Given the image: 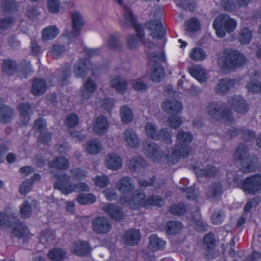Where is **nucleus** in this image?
<instances>
[{"label": "nucleus", "mask_w": 261, "mask_h": 261, "mask_svg": "<svg viewBox=\"0 0 261 261\" xmlns=\"http://www.w3.org/2000/svg\"><path fill=\"white\" fill-rule=\"evenodd\" d=\"M140 239V232L136 229H130L123 236L124 243L128 245H135L138 244Z\"/></svg>", "instance_id": "bb28decb"}, {"label": "nucleus", "mask_w": 261, "mask_h": 261, "mask_svg": "<svg viewBox=\"0 0 261 261\" xmlns=\"http://www.w3.org/2000/svg\"><path fill=\"white\" fill-rule=\"evenodd\" d=\"M123 16L124 18L121 21V23L122 26L125 28L134 26L137 33V38L143 44H147V46L149 48L152 47L154 45V44L151 42L147 44L146 39L144 38L143 26L140 24H135L133 14L132 10L127 6H125L123 7Z\"/></svg>", "instance_id": "6e6552de"}, {"label": "nucleus", "mask_w": 261, "mask_h": 261, "mask_svg": "<svg viewBox=\"0 0 261 261\" xmlns=\"http://www.w3.org/2000/svg\"><path fill=\"white\" fill-rule=\"evenodd\" d=\"M143 151L147 158L152 162H160L169 164L171 162H167L166 161V154L168 151H170V149H167L163 153L160 151L159 146L154 142L152 141L148 142L143 144ZM171 152L170 153V155Z\"/></svg>", "instance_id": "9d476101"}, {"label": "nucleus", "mask_w": 261, "mask_h": 261, "mask_svg": "<svg viewBox=\"0 0 261 261\" xmlns=\"http://www.w3.org/2000/svg\"><path fill=\"white\" fill-rule=\"evenodd\" d=\"M12 228V234L18 238L28 236L29 230L28 228L22 222L16 221L10 225Z\"/></svg>", "instance_id": "c85d7f7f"}, {"label": "nucleus", "mask_w": 261, "mask_h": 261, "mask_svg": "<svg viewBox=\"0 0 261 261\" xmlns=\"http://www.w3.org/2000/svg\"><path fill=\"white\" fill-rule=\"evenodd\" d=\"M207 114L212 119L223 120L225 122H231L233 118L229 109L226 108L225 103L213 102L209 103L206 109Z\"/></svg>", "instance_id": "20e7f679"}, {"label": "nucleus", "mask_w": 261, "mask_h": 261, "mask_svg": "<svg viewBox=\"0 0 261 261\" xmlns=\"http://www.w3.org/2000/svg\"><path fill=\"white\" fill-rule=\"evenodd\" d=\"M51 173L56 178L57 181L54 184L55 188L59 189L64 194H69L76 191H89L88 185L85 182L74 184L70 182V176L63 172H58L57 174L51 171Z\"/></svg>", "instance_id": "f03ea898"}, {"label": "nucleus", "mask_w": 261, "mask_h": 261, "mask_svg": "<svg viewBox=\"0 0 261 261\" xmlns=\"http://www.w3.org/2000/svg\"><path fill=\"white\" fill-rule=\"evenodd\" d=\"M59 29L56 25H50L44 28L42 37L44 40H50L56 38L59 34Z\"/></svg>", "instance_id": "473e14b6"}, {"label": "nucleus", "mask_w": 261, "mask_h": 261, "mask_svg": "<svg viewBox=\"0 0 261 261\" xmlns=\"http://www.w3.org/2000/svg\"><path fill=\"white\" fill-rule=\"evenodd\" d=\"M1 6L4 11L14 12L17 10L18 5L12 0H6L1 4Z\"/></svg>", "instance_id": "bf43d9fd"}, {"label": "nucleus", "mask_w": 261, "mask_h": 261, "mask_svg": "<svg viewBox=\"0 0 261 261\" xmlns=\"http://www.w3.org/2000/svg\"><path fill=\"white\" fill-rule=\"evenodd\" d=\"M66 255V252L60 248L51 249L47 253L48 258L53 261H62Z\"/></svg>", "instance_id": "58836bf2"}, {"label": "nucleus", "mask_w": 261, "mask_h": 261, "mask_svg": "<svg viewBox=\"0 0 261 261\" xmlns=\"http://www.w3.org/2000/svg\"><path fill=\"white\" fill-rule=\"evenodd\" d=\"M19 110L21 115V121L23 125H25L30 120V116L32 113V110L28 103H22L20 105Z\"/></svg>", "instance_id": "f704fd0d"}, {"label": "nucleus", "mask_w": 261, "mask_h": 261, "mask_svg": "<svg viewBox=\"0 0 261 261\" xmlns=\"http://www.w3.org/2000/svg\"><path fill=\"white\" fill-rule=\"evenodd\" d=\"M109 128V122L104 116L97 117L94 121L93 130L97 135H101L105 134Z\"/></svg>", "instance_id": "aec40b11"}, {"label": "nucleus", "mask_w": 261, "mask_h": 261, "mask_svg": "<svg viewBox=\"0 0 261 261\" xmlns=\"http://www.w3.org/2000/svg\"><path fill=\"white\" fill-rule=\"evenodd\" d=\"M106 44L109 48L114 50H117L121 47V43L118 37L115 35H111L106 41Z\"/></svg>", "instance_id": "3c124183"}, {"label": "nucleus", "mask_w": 261, "mask_h": 261, "mask_svg": "<svg viewBox=\"0 0 261 261\" xmlns=\"http://www.w3.org/2000/svg\"><path fill=\"white\" fill-rule=\"evenodd\" d=\"M162 109L169 114H176L182 111V106L178 101L166 100L162 104Z\"/></svg>", "instance_id": "4be33fe9"}, {"label": "nucleus", "mask_w": 261, "mask_h": 261, "mask_svg": "<svg viewBox=\"0 0 261 261\" xmlns=\"http://www.w3.org/2000/svg\"><path fill=\"white\" fill-rule=\"evenodd\" d=\"M186 30L189 32H196L200 29V23L199 21L194 18L190 19L185 22Z\"/></svg>", "instance_id": "5fc2aeb1"}, {"label": "nucleus", "mask_w": 261, "mask_h": 261, "mask_svg": "<svg viewBox=\"0 0 261 261\" xmlns=\"http://www.w3.org/2000/svg\"><path fill=\"white\" fill-rule=\"evenodd\" d=\"M102 210L111 218L116 220H120L124 217V214L118 206L110 203H105L101 206Z\"/></svg>", "instance_id": "f3484780"}, {"label": "nucleus", "mask_w": 261, "mask_h": 261, "mask_svg": "<svg viewBox=\"0 0 261 261\" xmlns=\"http://www.w3.org/2000/svg\"><path fill=\"white\" fill-rule=\"evenodd\" d=\"M159 135L160 136V139H156V140H162L166 144H171L172 142L171 130L163 128L160 130Z\"/></svg>", "instance_id": "8fccbe9b"}, {"label": "nucleus", "mask_w": 261, "mask_h": 261, "mask_svg": "<svg viewBox=\"0 0 261 261\" xmlns=\"http://www.w3.org/2000/svg\"><path fill=\"white\" fill-rule=\"evenodd\" d=\"M70 163L69 161L63 156H59L53 161L48 163L50 168H56L60 169H66L69 168Z\"/></svg>", "instance_id": "72a5a7b5"}, {"label": "nucleus", "mask_w": 261, "mask_h": 261, "mask_svg": "<svg viewBox=\"0 0 261 261\" xmlns=\"http://www.w3.org/2000/svg\"><path fill=\"white\" fill-rule=\"evenodd\" d=\"M111 85L118 93H124L127 87V82L119 76H115L111 80Z\"/></svg>", "instance_id": "c756f323"}, {"label": "nucleus", "mask_w": 261, "mask_h": 261, "mask_svg": "<svg viewBox=\"0 0 261 261\" xmlns=\"http://www.w3.org/2000/svg\"><path fill=\"white\" fill-rule=\"evenodd\" d=\"M93 230L99 234H106L110 231L111 225L109 220L104 217L95 218L92 223Z\"/></svg>", "instance_id": "ddd939ff"}, {"label": "nucleus", "mask_w": 261, "mask_h": 261, "mask_svg": "<svg viewBox=\"0 0 261 261\" xmlns=\"http://www.w3.org/2000/svg\"><path fill=\"white\" fill-rule=\"evenodd\" d=\"M246 87L249 92L252 93L261 92V82H259L258 76L256 75L252 76L250 81L248 82Z\"/></svg>", "instance_id": "a19ab883"}, {"label": "nucleus", "mask_w": 261, "mask_h": 261, "mask_svg": "<svg viewBox=\"0 0 261 261\" xmlns=\"http://www.w3.org/2000/svg\"><path fill=\"white\" fill-rule=\"evenodd\" d=\"M146 197L144 192L141 190H136L131 196L130 198L125 197H122L120 202L122 204L129 206L133 209H138L140 207H145Z\"/></svg>", "instance_id": "9b49d317"}, {"label": "nucleus", "mask_w": 261, "mask_h": 261, "mask_svg": "<svg viewBox=\"0 0 261 261\" xmlns=\"http://www.w3.org/2000/svg\"><path fill=\"white\" fill-rule=\"evenodd\" d=\"M133 88L139 92L145 91L147 89V85L142 81L136 80L132 82Z\"/></svg>", "instance_id": "774afa93"}, {"label": "nucleus", "mask_w": 261, "mask_h": 261, "mask_svg": "<svg viewBox=\"0 0 261 261\" xmlns=\"http://www.w3.org/2000/svg\"><path fill=\"white\" fill-rule=\"evenodd\" d=\"M115 187L120 193L128 194L135 189V184L130 177L124 176L116 182Z\"/></svg>", "instance_id": "2eb2a0df"}, {"label": "nucleus", "mask_w": 261, "mask_h": 261, "mask_svg": "<svg viewBox=\"0 0 261 261\" xmlns=\"http://www.w3.org/2000/svg\"><path fill=\"white\" fill-rule=\"evenodd\" d=\"M237 187L246 194L255 195L261 191V175L255 174L243 180H236Z\"/></svg>", "instance_id": "1a4fd4ad"}, {"label": "nucleus", "mask_w": 261, "mask_h": 261, "mask_svg": "<svg viewBox=\"0 0 261 261\" xmlns=\"http://www.w3.org/2000/svg\"><path fill=\"white\" fill-rule=\"evenodd\" d=\"M71 250L79 256H85L90 253L91 249L86 242L79 240L72 244Z\"/></svg>", "instance_id": "5701e85b"}, {"label": "nucleus", "mask_w": 261, "mask_h": 261, "mask_svg": "<svg viewBox=\"0 0 261 261\" xmlns=\"http://www.w3.org/2000/svg\"><path fill=\"white\" fill-rule=\"evenodd\" d=\"M86 148L89 153L96 154L101 152L102 146L99 140L93 139L87 142Z\"/></svg>", "instance_id": "c9c22d12"}, {"label": "nucleus", "mask_w": 261, "mask_h": 261, "mask_svg": "<svg viewBox=\"0 0 261 261\" xmlns=\"http://www.w3.org/2000/svg\"><path fill=\"white\" fill-rule=\"evenodd\" d=\"M182 227L181 223L179 222L169 221L166 223L165 229L169 234H174L178 233Z\"/></svg>", "instance_id": "a18cd8bd"}, {"label": "nucleus", "mask_w": 261, "mask_h": 261, "mask_svg": "<svg viewBox=\"0 0 261 261\" xmlns=\"http://www.w3.org/2000/svg\"><path fill=\"white\" fill-rule=\"evenodd\" d=\"M165 62L163 54L151 52L148 56V64L151 66L150 78L153 82H160L165 76V71L161 63Z\"/></svg>", "instance_id": "39448f33"}, {"label": "nucleus", "mask_w": 261, "mask_h": 261, "mask_svg": "<svg viewBox=\"0 0 261 261\" xmlns=\"http://www.w3.org/2000/svg\"><path fill=\"white\" fill-rule=\"evenodd\" d=\"M167 122L171 127L177 128L181 125L182 121L180 116L173 115L168 117Z\"/></svg>", "instance_id": "680f3d73"}, {"label": "nucleus", "mask_w": 261, "mask_h": 261, "mask_svg": "<svg viewBox=\"0 0 261 261\" xmlns=\"http://www.w3.org/2000/svg\"><path fill=\"white\" fill-rule=\"evenodd\" d=\"M189 72L191 76L200 83H205L207 81L205 70L199 65H194L189 68Z\"/></svg>", "instance_id": "a878e982"}, {"label": "nucleus", "mask_w": 261, "mask_h": 261, "mask_svg": "<svg viewBox=\"0 0 261 261\" xmlns=\"http://www.w3.org/2000/svg\"><path fill=\"white\" fill-rule=\"evenodd\" d=\"M176 144L174 149H170L166 154V161L171 162L172 164L176 163L179 158L188 156L191 151V148L189 145L193 140L192 135L188 132L179 130L177 132L176 136Z\"/></svg>", "instance_id": "f257e3e1"}, {"label": "nucleus", "mask_w": 261, "mask_h": 261, "mask_svg": "<svg viewBox=\"0 0 261 261\" xmlns=\"http://www.w3.org/2000/svg\"><path fill=\"white\" fill-rule=\"evenodd\" d=\"M105 164L110 169L117 170L121 168L122 161L118 154L115 153H111L106 156Z\"/></svg>", "instance_id": "a211bd4d"}, {"label": "nucleus", "mask_w": 261, "mask_h": 261, "mask_svg": "<svg viewBox=\"0 0 261 261\" xmlns=\"http://www.w3.org/2000/svg\"><path fill=\"white\" fill-rule=\"evenodd\" d=\"M235 84V81L229 79H222L219 80L215 87L217 94L223 95L226 94Z\"/></svg>", "instance_id": "412c9836"}, {"label": "nucleus", "mask_w": 261, "mask_h": 261, "mask_svg": "<svg viewBox=\"0 0 261 261\" xmlns=\"http://www.w3.org/2000/svg\"><path fill=\"white\" fill-rule=\"evenodd\" d=\"M193 225L198 231L205 230L206 228V225L200 217L199 212L196 213L195 216L193 218Z\"/></svg>", "instance_id": "09e8293b"}, {"label": "nucleus", "mask_w": 261, "mask_h": 261, "mask_svg": "<svg viewBox=\"0 0 261 261\" xmlns=\"http://www.w3.org/2000/svg\"><path fill=\"white\" fill-rule=\"evenodd\" d=\"M169 211L174 215H182L186 213V207L183 203L174 204L170 207Z\"/></svg>", "instance_id": "052dcab7"}, {"label": "nucleus", "mask_w": 261, "mask_h": 261, "mask_svg": "<svg viewBox=\"0 0 261 261\" xmlns=\"http://www.w3.org/2000/svg\"><path fill=\"white\" fill-rule=\"evenodd\" d=\"M47 89L45 82L42 79H36L33 81L31 91L34 95H41L43 94Z\"/></svg>", "instance_id": "7c9ffc66"}, {"label": "nucleus", "mask_w": 261, "mask_h": 261, "mask_svg": "<svg viewBox=\"0 0 261 261\" xmlns=\"http://www.w3.org/2000/svg\"><path fill=\"white\" fill-rule=\"evenodd\" d=\"M90 64L86 59H80L74 64L73 73L77 78L84 79L90 70Z\"/></svg>", "instance_id": "4468645a"}, {"label": "nucleus", "mask_w": 261, "mask_h": 261, "mask_svg": "<svg viewBox=\"0 0 261 261\" xmlns=\"http://www.w3.org/2000/svg\"><path fill=\"white\" fill-rule=\"evenodd\" d=\"M120 115L123 123L127 124L132 121L134 114L133 111L128 106H122L120 109Z\"/></svg>", "instance_id": "e433bc0d"}, {"label": "nucleus", "mask_w": 261, "mask_h": 261, "mask_svg": "<svg viewBox=\"0 0 261 261\" xmlns=\"http://www.w3.org/2000/svg\"><path fill=\"white\" fill-rule=\"evenodd\" d=\"M176 4L180 8L189 11L193 10L195 8V4L192 0H177Z\"/></svg>", "instance_id": "0e129e2a"}, {"label": "nucleus", "mask_w": 261, "mask_h": 261, "mask_svg": "<svg viewBox=\"0 0 261 261\" xmlns=\"http://www.w3.org/2000/svg\"><path fill=\"white\" fill-rule=\"evenodd\" d=\"M147 29L151 31L150 36L153 39H162L165 35V30L160 20H153L146 23Z\"/></svg>", "instance_id": "f8f14e48"}, {"label": "nucleus", "mask_w": 261, "mask_h": 261, "mask_svg": "<svg viewBox=\"0 0 261 261\" xmlns=\"http://www.w3.org/2000/svg\"><path fill=\"white\" fill-rule=\"evenodd\" d=\"M84 24L82 15L77 12H74L72 15V25L74 32H80Z\"/></svg>", "instance_id": "ea45409f"}, {"label": "nucleus", "mask_w": 261, "mask_h": 261, "mask_svg": "<svg viewBox=\"0 0 261 261\" xmlns=\"http://www.w3.org/2000/svg\"><path fill=\"white\" fill-rule=\"evenodd\" d=\"M79 122L78 116L75 114H71L67 117L65 123L68 127H73L79 124Z\"/></svg>", "instance_id": "69168bd1"}, {"label": "nucleus", "mask_w": 261, "mask_h": 261, "mask_svg": "<svg viewBox=\"0 0 261 261\" xmlns=\"http://www.w3.org/2000/svg\"><path fill=\"white\" fill-rule=\"evenodd\" d=\"M159 131L156 125L152 122H147L144 126L146 137L154 140L160 139Z\"/></svg>", "instance_id": "2f4dec72"}, {"label": "nucleus", "mask_w": 261, "mask_h": 261, "mask_svg": "<svg viewBox=\"0 0 261 261\" xmlns=\"http://www.w3.org/2000/svg\"><path fill=\"white\" fill-rule=\"evenodd\" d=\"M49 52L54 57L58 58L65 54V49L62 45L55 44L50 47Z\"/></svg>", "instance_id": "13d9d810"}, {"label": "nucleus", "mask_w": 261, "mask_h": 261, "mask_svg": "<svg viewBox=\"0 0 261 261\" xmlns=\"http://www.w3.org/2000/svg\"><path fill=\"white\" fill-rule=\"evenodd\" d=\"M213 27L217 36L219 38H223L226 35V32L230 33L235 30L237 27V21L229 15L221 14L215 19Z\"/></svg>", "instance_id": "7ed1b4c3"}, {"label": "nucleus", "mask_w": 261, "mask_h": 261, "mask_svg": "<svg viewBox=\"0 0 261 261\" xmlns=\"http://www.w3.org/2000/svg\"><path fill=\"white\" fill-rule=\"evenodd\" d=\"M223 192V188L220 183L212 184L206 192V196L211 200L218 199Z\"/></svg>", "instance_id": "cd10ccee"}, {"label": "nucleus", "mask_w": 261, "mask_h": 261, "mask_svg": "<svg viewBox=\"0 0 261 261\" xmlns=\"http://www.w3.org/2000/svg\"><path fill=\"white\" fill-rule=\"evenodd\" d=\"M189 57L195 61H201L206 58V55L202 48L194 47L191 50Z\"/></svg>", "instance_id": "37998d69"}, {"label": "nucleus", "mask_w": 261, "mask_h": 261, "mask_svg": "<svg viewBox=\"0 0 261 261\" xmlns=\"http://www.w3.org/2000/svg\"><path fill=\"white\" fill-rule=\"evenodd\" d=\"M145 206H160L163 204V199L158 196H150L146 198L145 203H142Z\"/></svg>", "instance_id": "603ef678"}, {"label": "nucleus", "mask_w": 261, "mask_h": 261, "mask_svg": "<svg viewBox=\"0 0 261 261\" xmlns=\"http://www.w3.org/2000/svg\"><path fill=\"white\" fill-rule=\"evenodd\" d=\"M149 247L153 251H157L163 249L166 245V243L157 237L156 234H152L149 238Z\"/></svg>", "instance_id": "4c0bfd02"}, {"label": "nucleus", "mask_w": 261, "mask_h": 261, "mask_svg": "<svg viewBox=\"0 0 261 261\" xmlns=\"http://www.w3.org/2000/svg\"><path fill=\"white\" fill-rule=\"evenodd\" d=\"M95 196L92 193L80 194L77 195L76 200L81 205L91 204L96 201Z\"/></svg>", "instance_id": "79ce46f5"}, {"label": "nucleus", "mask_w": 261, "mask_h": 261, "mask_svg": "<svg viewBox=\"0 0 261 261\" xmlns=\"http://www.w3.org/2000/svg\"><path fill=\"white\" fill-rule=\"evenodd\" d=\"M3 100L0 98V122L7 123L14 117V110L7 106L3 105Z\"/></svg>", "instance_id": "393cba45"}, {"label": "nucleus", "mask_w": 261, "mask_h": 261, "mask_svg": "<svg viewBox=\"0 0 261 261\" xmlns=\"http://www.w3.org/2000/svg\"><path fill=\"white\" fill-rule=\"evenodd\" d=\"M220 63L226 69H233L243 65L245 62V57L235 50L226 49L219 59Z\"/></svg>", "instance_id": "423d86ee"}, {"label": "nucleus", "mask_w": 261, "mask_h": 261, "mask_svg": "<svg viewBox=\"0 0 261 261\" xmlns=\"http://www.w3.org/2000/svg\"><path fill=\"white\" fill-rule=\"evenodd\" d=\"M20 214L21 217L24 218H29L32 212V205L29 203L28 201H24L20 207Z\"/></svg>", "instance_id": "6e6d98bb"}, {"label": "nucleus", "mask_w": 261, "mask_h": 261, "mask_svg": "<svg viewBox=\"0 0 261 261\" xmlns=\"http://www.w3.org/2000/svg\"><path fill=\"white\" fill-rule=\"evenodd\" d=\"M55 239L54 232L50 230L42 231L39 236L40 241L42 244L48 243L53 241Z\"/></svg>", "instance_id": "864d4df0"}, {"label": "nucleus", "mask_w": 261, "mask_h": 261, "mask_svg": "<svg viewBox=\"0 0 261 261\" xmlns=\"http://www.w3.org/2000/svg\"><path fill=\"white\" fill-rule=\"evenodd\" d=\"M33 182L32 179H27L25 180L19 186V191L21 195H26L32 189Z\"/></svg>", "instance_id": "e2e57ef3"}, {"label": "nucleus", "mask_w": 261, "mask_h": 261, "mask_svg": "<svg viewBox=\"0 0 261 261\" xmlns=\"http://www.w3.org/2000/svg\"><path fill=\"white\" fill-rule=\"evenodd\" d=\"M252 38V32L248 28L244 27L241 30L238 38L241 44H246L249 43Z\"/></svg>", "instance_id": "c03bdc74"}, {"label": "nucleus", "mask_w": 261, "mask_h": 261, "mask_svg": "<svg viewBox=\"0 0 261 261\" xmlns=\"http://www.w3.org/2000/svg\"><path fill=\"white\" fill-rule=\"evenodd\" d=\"M2 69L4 73L8 75H11L16 71V64L14 61L7 60L2 64Z\"/></svg>", "instance_id": "de8ad7c7"}, {"label": "nucleus", "mask_w": 261, "mask_h": 261, "mask_svg": "<svg viewBox=\"0 0 261 261\" xmlns=\"http://www.w3.org/2000/svg\"><path fill=\"white\" fill-rule=\"evenodd\" d=\"M48 11L52 13H57L60 10V2L59 0H48Z\"/></svg>", "instance_id": "338daca9"}, {"label": "nucleus", "mask_w": 261, "mask_h": 261, "mask_svg": "<svg viewBox=\"0 0 261 261\" xmlns=\"http://www.w3.org/2000/svg\"><path fill=\"white\" fill-rule=\"evenodd\" d=\"M46 126V123L44 119L39 118L37 119L34 125L36 129L40 131V135L39 140L41 142L45 143H47L50 139L51 136L49 133L45 132V128Z\"/></svg>", "instance_id": "b1692460"}, {"label": "nucleus", "mask_w": 261, "mask_h": 261, "mask_svg": "<svg viewBox=\"0 0 261 261\" xmlns=\"http://www.w3.org/2000/svg\"><path fill=\"white\" fill-rule=\"evenodd\" d=\"M143 165L142 159L140 156L132 158L128 163L129 168L132 170H137L140 169Z\"/></svg>", "instance_id": "4d7b16f0"}, {"label": "nucleus", "mask_w": 261, "mask_h": 261, "mask_svg": "<svg viewBox=\"0 0 261 261\" xmlns=\"http://www.w3.org/2000/svg\"><path fill=\"white\" fill-rule=\"evenodd\" d=\"M123 140L128 146L132 148H137L140 145L138 135L130 128H127L124 131Z\"/></svg>", "instance_id": "dca6fc26"}, {"label": "nucleus", "mask_w": 261, "mask_h": 261, "mask_svg": "<svg viewBox=\"0 0 261 261\" xmlns=\"http://www.w3.org/2000/svg\"><path fill=\"white\" fill-rule=\"evenodd\" d=\"M233 159L242 163L241 170L244 173H250L256 171L258 161L256 159L252 160L248 158V148L244 145H240L233 154Z\"/></svg>", "instance_id": "0eeeda50"}, {"label": "nucleus", "mask_w": 261, "mask_h": 261, "mask_svg": "<svg viewBox=\"0 0 261 261\" xmlns=\"http://www.w3.org/2000/svg\"><path fill=\"white\" fill-rule=\"evenodd\" d=\"M70 177L74 180H83L87 176V172L80 168H72L70 170Z\"/></svg>", "instance_id": "49530a36"}, {"label": "nucleus", "mask_w": 261, "mask_h": 261, "mask_svg": "<svg viewBox=\"0 0 261 261\" xmlns=\"http://www.w3.org/2000/svg\"><path fill=\"white\" fill-rule=\"evenodd\" d=\"M228 103L238 113H244L249 109L245 99L239 96H234L229 98Z\"/></svg>", "instance_id": "6ab92c4d"}]
</instances>
